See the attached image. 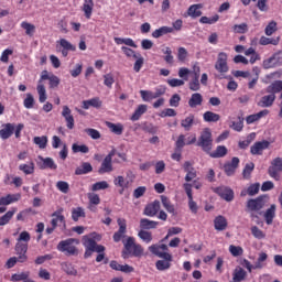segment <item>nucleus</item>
Here are the masks:
<instances>
[{
  "mask_svg": "<svg viewBox=\"0 0 282 282\" xmlns=\"http://www.w3.org/2000/svg\"><path fill=\"white\" fill-rule=\"evenodd\" d=\"M202 8H204V6L202 4H192L187 10L188 17H191L192 19H197L202 17Z\"/></svg>",
  "mask_w": 282,
  "mask_h": 282,
  "instance_id": "nucleus-28",
  "label": "nucleus"
},
{
  "mask_svg": "<svg viewBox=\"0 0 282 282\" xmlns=\"http://www.w3.org/2000/svg\"><path fill=\"white\" fill-rule=\"evenodd\" d=\"M197 147H200V149L205 153H210L213 151V132L209 128H205L198 138Z\"/></svg>",
  "mask_w": 282,
  "mask_h": 282,
  "instance_id": "nucleus-2",
  "label": "nucleus"
},
{
  "mask_svg": "<svg viewBox=\"0 0 282 282\" xmlns=\"http://www.w3.org/2000/svg\"><path fill=\"white\" fill-rule=\"evenodd\" d=\"M15 214H17L15 207L7 212L2 217H0V226H6L7 224H10V219H12V217H14Z\"/></svg>",
  "mask_w": 282,
  "mask_h": 282,
  "instance_id": "nucleus-38",
  "label": "nucleus"
},
{
  "mask_svg": "<svg viewBox=\"0 0 282 282\" xmlns=\"http://www.w3.org/2000/svg\"><path fill=\"white\" fill-rule=\"evenodd\" d=\"M113 155H116V150H111L109 154L104 159L101 166L98 170V173L100 175L105 173H111V171H113V165L111 164V160H113Z\"/></svg>",
  "mask_w": 282,
  "mask_h": 282,
  "instance_id": "nucleus-9",
  "label": "nucleus"
},
{
  "mask_svg": "<svg viewBox=\"0 0 282 282\" xmlns=\"http://www.w3.org/2000/svg\"><path fill=\"white\" fill-rule=\"evenodd\" d=\"M193 124H195V115H188L181 121V127H183L185 131H191V129H193Z\"/></svg>",
  "mask_w": 282,
  "mask_h": 282,
  "instance_id": "nucleus-32",
  "label": "nucleus"
},
{
  "mask_svg": "<svg viewBox=\"0 0 282 282\" xmlns=\"http://www.w3.org/2000/svg\"><path fill=\"white\" fill-rule=\"evenodd\" d=\"M251 234L256 239H265V234L257 226L251 227Z\"/></svg>",
  "mask_w": 282,
  "mask_h": 282,
  "instance_id": "nucleus-59",
  "label": "nucleus"
},
{
  "mask_svg": "<svg viewBox=\"0 0 282 282\" xmlns=\"http://www.w3.org/2000/svg\"><path fill=\"white\" fill-rule=\"evenodd\" d=\"M217 21H219V15L218 14H215L212 18L202 17L199 19V23L207 24V25H213L214 23H217Z\"/></svg>",
  "mask_w": 282,
  "mask_h": 282,
  "instance_id": "nucleus-53",
  "label": "nucleus"
},
{
  "mask_svg": "<svg viewBox=\"0 0 282 282\" xmlns=\"http://www.w3.org/2000/svg\"><path fill=\"white\" fill-rule=\"evenodd\" d=\"M83 12L85 13L86 19H91L94 12V0H84Z\"/></svg>",
  "mask_w": 282,
  "mask_h": 282,
  "instance_id": "nucleus-31",
  "label": "nucleus"
},
{
  "mask_svg": "<svg viewBox=\"0 0 282 282\" xmlns=\"http://www.w3.org/2000/svg\"><path fill=\"white\" fill-rule=\"evenodd\" d=\"M204 102V96L199 93L192 94L188 105L191 109H195L196 107H202V104Z\"/></svg>",
  "mask_w": 282,
  "mask_h": 282,
  "instance_id": "nucleus-22",
  "label": "nucleus"
},
{
  "mask_svg": "<svg viewBox=\"0 0 282 282\" xmlns=\"http://www.w3.org/2000/svg\"><path fill=\"white\" fill-rule=\"evenodd\" d=\"M264 221L268 226H272V223L274 221V217H276V205H271L270 208H268L264 212Z\"/></svg>",
  "mask_w": 282,
  "mask_h": 282,
  "instance_id": "nucleus-20",
  "label": "nucleus"
},
{
  "mask_svg": "<svg viewBox=\"0 0 282 282\" xmlns=\"http://www.w3.org/2000/svg\"><path fill=\"white\" fill-rule=\"evenodd\" d=\"M268 205V196H259L257 198H251L247 202L248 213H259L262 208Z\"/></svg>",
  "mask_w": 282,
  "mask_h": 282,
  "instance_id": "nucleus-3",
  "label": "nucleus"
},
{
  "mask_svg": "<svg viewBox=\"0 0 282 282\" xmlns=\"http://www.w3.org/2000/svg\"><path fill=\"white\" fill-rule=\"evenodd\" d=\"M143 113H147V105H140L134 113L131 116V120L135 122V120H140V118L143 116Z\"/></svg>",
  "mask_w": 282,
  "mask_h": 282,
  "instance_id": "nucleus-43",
  "label": "nucleus"
},
{
  "mask_svg": "<svg viewBox=\"0 0 282 282\" xmlns=\"http://www.w3.org/2000/svg\"><path fill=\"white\" fill-rule=\"evenodd\" d=\"M30 278V272H21V273H14L11 275V281L18 282V281H26V279Z\"/></svg>",
  "mask_w": 282,
  "mask_h": 282,
  "instance_id": "nucleus-51",
  "label": "nucleus"
},
{
  "mask_svg": "<svg viewBox=\"0 0 282 282\" xmlns=\"http://www.w3.org/2000/svg\"><path fill=\"white\" fill-rule=\"evenodd\" d=\"M23 105L25 109H32L34 107V96H32V94H26Z\"/></svg>",
  "mask_w": 282,
  "mask_h": 282,
  "instance_id": "nucleus-64",
  "label": "nucleus"
},
{
  "mask_svg": "<svg viewBox=\"0 0 282 282\" xmlns=\"http://www.w3.org/2000/svg\"><path fill=\"white\" fill-rule=\"evenodd\" d=\"M56 188H58L61 193L67 194L69 193V183L65 181H59L56 183Z\"/></svg>",
  "mask_w": 282,
  "mask_h": 282,
  "instance_id": "nucleus-60",
  "label": "nucleus"
},
{
  "mask_svg": "<svg viewBox=\"0 0 282 282\" xmlns=\"http://www.w3.org/2000/svg\"><path fill=\"white\" fill-rule=\"evenodd\" d=\"M203 119L205 122H219V120H221V116L213 111H206L203 115Z\"/></svg>",
  "mask_w": 282,
  "mask_h": 282,
  "instance_id": "nucleus-39",
  "label": "nucleus"
},
{
  "mask_svg": "<svg viewBox=\"0 0 282 282\" xmlns=\"http://www.w3.org/2000/svg\"><path fill=\"white\" fill-rule=\"evenodd\" d=\"M214 227H215V230H219V231L226 230V228H228V220L224 216H217L214 219Z\"/></svg>",
  "mask_w": 282,
  "mask_h": 282,
  "instance_id": "nucleus-26",
  "label": "nucleus"
},
{
  "mask_svg": "<svg viewBox=\"0 0 282 282\" xmlns=\"http://www.w3.org/2000/svg\"><path fill=\"white\" fill-rule=\"evenodd\" d=\"M106 127H108V129H110L115 135H122V132L124 131V126H122V123H113L107 121Z\"/></svg>",
  "mask_w": 282,
  "mask_h": 282,
  "instance_id": "nucleus-29",
  "label": "nucleus"
},
{
  "mask_svg": "<svg viewBox=\"0 0 282 282\" xmlns=\"http://www.w3.org/2000/svg\"><path fill=\"white\" fill-rule=\"evenodd\" d=\"M270 147V143L268 141H259L256 142L251 148H250V153L251 155H262L263 151Z\"/></svg>",
  "mask_w": 282,
  "mask_h": 282,
  "instance_id": "nucleus-16",
  "label": "nucleus"
},
{
  "mask_svg": "<svg viewBox=\"0 0 282 282\" xmlns=\"http://www.w3.org/2000/svg\"><path fill=\"white\" fill-rule=\"evenodd\" d=\"M78 243H80L78 239L68 238L58 242L57 250L66 257H78V248L76 247Z\"/></svg>",
  "mask_w": 282,
  "mask_h": 282,
  "instance_id": "nucleus-1",
  "label": "nucleus"
},
{
  "mask_svg": "<svg viewBox=\"0 0 282 282\" xmlns=\"http://www.w3.org/2000/svg\"><path fill=\"white\" fill-rule=\"evenodd\" d=\"M72 151H73V153H89V147H87L85 144L78 145V144L74 143L72 145Z\"/></svg>",
  "mask_w": 282,
  "mask_h": 282,
  "instance_id": "nucleus-58",
  "label": "nucleus"
},
{
  "mask_svg": "<svg viewBox=\"0 0 282 282\" xmlns=\"http://www.w3.org/2000/svg\"><path fill=\"white\" fill-rule=\"evenodd\" d=\"M234 32L236 34H246V32H248V24L241 23V24L234 25Z\"/></svg>",
  "mask_w": 282,
  "mask_h": 282,
  "instance_id": "nucleus-61",
  "label": "nucleus"
},
{
  "mask_svg": "<svg viewBox=\"0 0 282 282\" xmlns=\"http://www.w3.org/2000/svg\"><path fill=\"white\" fill-rule=\"evenodd\" d=\"M247 276H248V272H246V270H243V268L236 267V269L234 270V273H232V281L234 282L246 281Z\"/></svg>",
  "mask_w": 282,
  "mask_h": 282,
  "instance_id": "nucleus-24",
  "label": "nucleus"
},
{
  "mask_svg": "<svg viewBox=\"0 0 282 282\" xmlns=\"http://www.w3.org/2000/svg\"><path fill=\"white\" fill-rule=\"evenodd\" d=\"M140 96L144 102H149L151 100H155V95L150 90H140Z\"/></svg>",
  "mask_w": 282,
  "mask_h": 282,
  "instance_id": "nucleus-55",
  "label": "nucleus"
},
{
  "mask_svg": "<svg viewBox=\"0 0 282 282\" xmlns=\"http://www.w3.org/2000/svg\"><path fill=\"white\" fill-rule=\"evenodd\" d=\"M162 260H158L155 262V268L159 272H164L166 270H171V265L173 263V254L166 253L161 257Z\"/></svg>",
  "mask_w": 282,
  "mask_h": 282,
  "instance_id": "nucleus-7",
  "label": "nucleus"
},
{
  "mask_svg": "<svg viewBox=\"0 0 282 282\" xmlns=\"http://www.w3.org/2000/svg\"><path fill=\"white\" fill-rule=\"evenodd\" d=\"M13 133H14V123L2 124V128L0 130L1 140H8L9 138H12Z\"/></svg>",
  "mask_w": 282,
  "mask_h": 282,
  "instance_id": "nucleus-17",
  "label": "nucleus"
},
{
  "mask_svg": "<svg viewBox=\"0 0 282 282\" xmlns=\"http://www.w3.org/2000/svg\"><path fill=\"white\" fill-rule=\"evenodd\" d=\"M278 28H276V22L275 21H271L269 22V24L265 26L264 29V34L267 36H272L274 34V32H276Z\"/></svg>",
  "mask_w": 282,
  "mask_h": 282,
  "instance_id": "nucleus-54",
  "label": "nucleus"
},
{
  "mask_svg": "<svg viewBox=\"0 0 282 282\" xmlns=\"http://www.w3.org/2000/svg\"><path fill=\"white\" fill-rule=\"evenodd\" d=\"M252 171H254V163L252 162L247 163L242 171L243 180H250V175H252Z\"/></svg>",
  "mask_w": 282,
  "mask_h": 282,
  "instance_id": "nucleus-47",
  "label": "nucleus"
},
{
  "mask_svg": "<svg viewBox=\"0 0 282 282\" xmlns=\"http://www.w3.org/2000/svg\"><path fill=\"white\" fill-rule=\"evenodd\" d=\"M161 202L163 204V208L167 210L171 215H175V206L171 204V200H169V197L161 196Z\"/></svg>",
  "mask_w": 282,
  "mask_h": 282,
  "instance_id": "nucleus-41",
  "label": "nucleus"
},
{
  "mask_svg": "<svg viewBox=\"0 0 282 282\" xmlns=\"http://www.w3.org/2000/svg\"><path fill=\"white\" fill-rule=\"evenodd\" d=\"M20 26L22 30H25L26 36H34V33L36 32V26L28 21L21 22Z\"/></svg>",
  "mask_w": 282,
  "mask_h": 282,
  "instance_id": "nucleus-35",
  "label": "nucleus"
},
{
  "mask_svg": "<svg viewBox=\"0 0 282 282\" xmlns=\"http://www.w3.org/2000/svg\"><path fill=\"white\" fill-rule=\"evenodd\" d=\"M140 228H142V230H151L153 228H158V221L142 218L140 220Z\"/></svg>",
  "mask_w": 282,
  "mask_h": 282,
  "instance_id": "nucleus-37",
  "label": "nucleus"
},
{
  "mask_svg": "<svg viewBox=\"0 0 282 282\" xmlns=\"http://www.w3.org/2000/svg\"><path fill=\"white\" fill-rule=\"evenodd\" d=\"M100 241V236L98 234L94 232L91 234V238L85 236L84 237V246L88 250H93L95 252H105V246L96 243V240Z\"/></svg>",
  "mask_w": 282,
  "mask_h": 282,
  "instance_id": "nucleus-4",
  "label": "nucleus"
},
{
  "mask_svg": "<svg viewBox=\"0 0 282 282\" xmlns=\"http://www.w3.org/2000/svg\"><path fill=\"white\" fill-rule=\"evenodd\" d=\"M158 213H160V200H154L144 209V215H147V217H155Z\"/></svg>",
  "mask_w": 282,
  "mask_h": 282,
  "instance_id": "nucleus-19",
  "label": "nucleus"
},
{
  "mask_svg": "<svg viewBox=\"0 0 282 282\" xmlns=\"http://www.w3.org/2000/svg\"><path fill=\"white\" fill-rule=\"evenodd\" d=\"M61 268L63 272H66V274H69L70 276H76V274H78V271L74 268V265H72V263L63 262Z\"/></svg>",
  "mask_w": 282,
  "mask_h": 282,
  "instance_id": "nucleus-42",
  "label": "nucleus"
},
{
  "mask_svg": "<svg viewBox=\"0 0 282 282\" xmlns=\"http://www.w3.org/2000/svg\"><path fill=\"white\" fill-rule=\"evenodd\" d=\"M281 172H282V170H280L279 167H274V165H270L268 169V173H269L270 177H272L276 182H279L281 180Z\"/></svg>",
  "mask_w": 282,
  "mask_h": 282,
  "instance_id": "nucleus-45",
  "label": "nucleus"
},
{
  "mask_svg": "<svg viewBox=\"0 0 282 282\" xmlns=\"http://www.w3.org/2000/svg\"><path fill=\"white\" fill-rule=\"evenodd\" d=\"M270 95L263 96L258 102V107L268 108L274 105V100H276V95L269 93Z\"/></svg>",
  "mask_w": 282,
  "mask_h": 282,
  "instance_id": "nucleus-21",
  "label": "nucleus"
},
{
  "mask_svg": "<svg viewBox=\"0 0 282 282\" xmlns=\"http://www.w3.org/2000/svg\"><path fill=\"white\" fill-rule=\"evenodd\" d=\"M171 33H173V28L161 26L152 33V36L153 39H160V36H164V34H171Z\"/></svg>",
  "mask_w": 282,
  "mask_h": 282,
  "instance_id": "nucleus-36",
  "label": "nucleus"
},
{
  "mask_svg": "<svg viewBox=\"0 0 282 282\" xmlns=\"http://www.w3.org/2000/svg\"><path fill=\"white\" fill-rule=\"evenodd\" d=\"M89 107H94L95 109H100L102 107V101L100 98L95 97L88 100L83 101V109H89Z\"/></svg>",
  "mask_w": 282,
  "mask_h": 282,
  "instance_id": "nucleus-25",
  "label": "nucleus"
},
{
  "mask_svg": "<svg viewBox=\"0 0 282 282\" xmlns=\"http://www.w3.org/2000/svg\"><path fill=\"white\" fill-rule=\"evenodd\" d=\"M19 199H21V194H8L0 198V206H10V204H14Z\"/></svg>",
  "mask_w": 282,
  "mask_h": 282,
  "instance_id": "nucleus-23",
  "label": "nucleus"
},
{
  "mask_svg": "<svg viewBox=\"0 0 282 282\" xmlns=\"http://www.w3.org/2000/svg\"><path fill=\"white\" fill-rule=\"evenodd\" d=\"M216 193L221 199H225V202H232L235 199V192L230 187H218L216 188Z\"/></svg>",
  "mask_w": 282,
  "mask_h": 282,
  "instance_id": "nucleus-14",
  "label": "nucleus"
},
{
  "mask_svg": "<svg viewBox=\"0 0 282 282\" xmlns=\"http://www.w3.org/2000/svg\"><path fill=\"white\" fill-rule=\"evenodd\" d=\"M117 224L119 226V229L112 236L115 243H119V241H122V239L127 237V219L119 218L117 220Z\"/></svg>",
  "mask_w": 282,
  "mask_h": 282,
  "instance_id": "nucleus-6",
  "label": "nucleus"
},
{
  "mask_svg": "<svg viewBox=\"0 0 282 282\" xmlns=\"http://www.w3.org/2000/svg\"><path fill=\"white\" fill-rule=\"evenodd\" d=\"M162 53L165 54L164 56L165 63H167V65H173L174 57H173V51L171 50V47L169 46L163 47Z\"/></svg>",
  "mask_w": 282,
  "mask_h": 282,
  "instance_id": "nucleus-44",
  "label": "nucleus"
},
{
  "mask_svg": "<svg viewBox=\"0 0 282 282\" xmlns=\"http://www.w3.org/2000/svg\"><path fill=\"white\" fill-rule=\"evenodd\" d=\"M15 254L19 258V263H25L28 261V243L17 242Z\"/></svg>",
  "mask_w": 282,
  "mask_h": 282,
  "instance_id": "nucleus-11",
  "label": "nucleus"
},
{
  "mask_svg": "<svg viewBox=\"0 0 282 282\" xmlns=\"http://www.w3.org/2000/svg\"><path fill=\"white\" fill-rule=\"evenodd\" d=\"M89 204H93L94 206H98L100 204V196L96 193H88L87 194Z\"/></svg>",
  "mask_w": 282,
  "mask_h": 282,
  "instance_id": "nucleus-62",
  "label": "nucleus"
},
{
  "mask_svg": "<svg viewBox=\"0 0 282 282\" xmlns=\"http://www.w3.org/2000/svg\"><path fill=\"white\" fill-rule=\"evenodd\" d=\"M59 47H62V56H64V58H67L69 52H76V46L74 44H72L69 41H67L66 39H61L59 41H57Z\"/></svg>",
  "mask_w": 282,
  "mask_h": 282,
  "instance_id": "nucleus-15",
  "label": "nucleus"
},
{
  "mask_svg": "<svg viewBox=\"0 0 282 282\" xmlns=\"http://www.w3.org/2000/svg\"><path fill=\"white\" fill-rule=\"evenodd\" d=\"M210 158H226L228 155V149L226 145H218L214 152L207 153Z\"/></svg>",
  "mask_w": 282,
  "mask_h": 282,
  "instance_id": "nucleus-30",
  "label": "nucleus"
},
{
  "mask_svg": "<svg viewBox=\"0 0 282 282\" xmlns=\"http://www.w3.org/2000/svg\"><path fill=\"white\" fill-rule=\"evenodd\" d=\"M50 78H52V75H50L47 70H43L37 85V94H39L40 102H45V100H47V90H45V85H43V80H50Z\"/></svg>",
  "mask_w": 282,
  "mask_h": 282,
  "instance_id": "nucleus-5",
  "label": "nucleus"
},
{
  "mask_svg": "<svg viewBox=\"0 0 282 282\" xmlns=\"http://www.w3.org/2000/svg\"><path fill=\"white\" fill-rule=\"evenodd\" d=\"M282 91V80H275L265 88V94H280Z\"/></svg>",
  "mask_w": 282,
  "mask_h": 282,
  "instance_id": "nucleus-27",
  "label": "nucleus"
},
{
  "mask_svg": "<svg viewBox=\"0 0 282 282\" xmlns=\"http://www.w3.org/2000/svg\"><path fill=\"white\" fill-rule=\"evenodd\" d=\"M62 116L66 121L67 129H74V116L68 106H63Z\"/></svg>",
  "mask_w": 282,
  "mask_h": 282,
  "instance_id": "nucleus-18",
  "label": "nucleus"
},
{
  "mask_svg": "<svg viewBox=\"0 0 282 282\" xmlns=\"http://www.w3.org/2000/svg\"><path fill=\"white\" fill-rule=\"evenodd\" d=\"M61 213L62 210H57L52 214V217H55L51 220V225L53 228H56V226H58V221L59 224H65V216H63Z\"/></svg>",
  "mask_w": 282,
  "mask_h": 282,
  "instance_id": "nucleus-40",
  "label": "nucleus"
},
{
  "mask_svg": "<svg viewBox=\"0 0 282 282\" xmlns=\"http://www.w3.org/2000/svg\"><path fill=\"white\" fill-rule=\"evenodd\" d=\"M138 237L144 241V243H151L153 241V235L147 230H140Z\"/></svg>",
  "mask_w": 282,
  "mask_h": 282,
  "instance_id": "nucleus-49",
  "label": "nucleus"
},
{
  "mask_svg": "<svg viewBox=\"0 0 282 282\" xmlns=\"http://www.w3.org/2000/svg\"><path fill=\"white\" fill-rule=\"evenodd\" d=\"M237 169H239V158L234 156L231 162L225 163L224 171L228 177H232L235 175Z\"/></svg>",
  "mask_w": 282,
  "mask_h": 282,
  "instance_id": "nucleus-13",
  "label": "nucleus"
},
{
  "mask_svg": "<svg viewBox=\"0 0 282 282\" xmlns=\"http://www.w3.org/2000/svg\"><path fill=\"white\" fill-rule=\"evenodd\" d=\"M259 43L260 45H279V37L272 39V37L261 36Z\"/></svg>",
  "mask_w": 282,
  "mask_h": 282,
  "instance_id": "nucleus-52",
  "label": "nucleus"
},
{
  "mask_svg": "<svg viewBox=\"0 0 282 282\" xmlns=\"http://www.w3.org/2000/svg\"><path fill=\"white\" fill-rule=\"evenodd\" d=\"M79 217H86L85 209L83 207H76L72 210L73 221H78Z\"/></svg>",
  "mask_w": 282,
  "mask_h": 282,
  "instance_id": "nucleus-48",
  "label": "nucleus"
},
{
  "mask_svg": "<svg viewBox=\"0 0 282 282\" xmlns=\"http://www.w3.org/2000/svg\"><path fill=\"white\" fill-rule=\"evenodd\" d=\"M34 144H36L40 149H45L47 147V137H35L33 139Z\"/></svg>",
  "mask_w": 282,
  "mask_h": 282,
  "instance_id": "nucleus-56",
  "label": "nucleus"
},
{
  "mask_svg": "<svg viewBox=\"0 0 282 282\" xmlns=\"http://www.w3.org/2000/svg\"><path fill=\"white\" fill-rule=\"evenodd\" d=\"M276 65H282V52L281 51L273 54L270 58L263 61L264 69H271V67H276Z\"/></svg>",
  "mask_w": 282,
  "mask_h": 282,
  "instance_id": "nucleus-10",
  "label": "nucleus"
},
{
  "mask_svg": "<svg viewBox=\"0 0 282 282\" xmlns=\"http://www.w3.org/2000/svg\"><path fill=\"white\" fill-rule=\"evenodd\" d=\"M94 171V167L90 163L85 162L82 164V166L77 167L75 170V175H87V173H91Z\"/></svg>",
  "mask_w": 282,
  "mask_h": 282,
  "instance_id": "nucleus-34",
  "label": "nucleus"
},
{
  "mask_svg": "<svg viewBox=\"0 0 282 282\" xmlns=\"http://www.w3.org/2000/svg\"><path fill=\"white\" fill-rule=\"evenodd\" d=\"M123 250L121 252L122 259H129L131 257V249L137 245L135 238L128 237L127 240H122Z\"/></svg>",
  "mask_w": 282,
  "mask_h": 282,
  "instance_id": "nucleus-12",
  "label": "nucleus"
},
{
  "mask_svg": "<svg viewBox=\"0 0 282 282\" xmlns=\"http://www.w3.org/2000/svg\"><path fill=\"white\" fill-rule=\"evenodd\" d=\"M19 171H23L24 175L34 174V162H30L29 164H20Z\"/></svg>",
  "mask_w": 282,
  "mask_h": 282,
  "instance_id": "nucleus-46",
  "label": "nucleus"
},
{
  "mask_svg": "<svg viewBox=\"0 0 282 282\" xmlns=\"http://www.w3.org/2000/svg\"><path fill=\"white\" fill-rule=\"evenodd\" d=\"M132 257H142L144 254V248H142V245L137 243L131 251Z\"/></svg>",
  "mask_w": 282,
  "mask_h": 282,
  "instance_id": "nucleus-63",
  "label": "nucleus"
},
{
  "mask_svg": "<svg viewBox=\"0 0 282 282\" xmlns=\"http://www.w3.org/2000/svg\"><path fill=\"white\" fill-rule=\"evenodd\" d=\"M106 188H109V183H107V181L97 182V183L93 184V186H91V191H94V192L106 191Z\"/></svg>",
  "mask_w": 282,
  "mask_h": 282,
  "instance_id": "nucleus-57",
  "label": "nucleus"
},
{
  "mask_svg": "<svg viewBox=\"0 0 282 282\" xmlns=\"http://www.w3.org/2000/svg\"><path fill=\"white\" fill-rule=\"evenodd\" d=\"M215 69L219 72V74H227L228 72V54L220 52L218 54L216 64H215Z\"/></svg>",
  "mask_w": 282,
  "mask_h": 282,
  "instance_id": "nucleus-8",
  "label": "nucleus"
},
{
  "mask_svg": "<svg viewBox=\"0 0 282 282\" xmlns=\"http://www.w3.org/2000/svg\"><path fill=\"white\" fill-rule=\"evenodd\" d=\"M40 160L43 162L41 169H51V171H56V169H58V165H56L52 158L44 159L43 156H40Z\"/></svg>",
  "mask_w": 282,
  "mask_h": 282,
  "instance_id": "nucleus-33",
  "label": "nucleus"
},
{
  "mask_svg": "<svg viewBox=\"0 0 282 282\" xmlns=\"http://www.w3.org/2000/svg\"><path fill=\"white\" fill-rule=\"evenodd\" d=\"M149 250L152 254L159 257V259H161V257H164V254H169V252H162L160 245H152L149 247Z\"/></svg>",
  "mask_w": 282,
  "mask_h": 282,
  "instance_id": "nucleus-50",
  "label": "nucleus"
}]
</instances>
